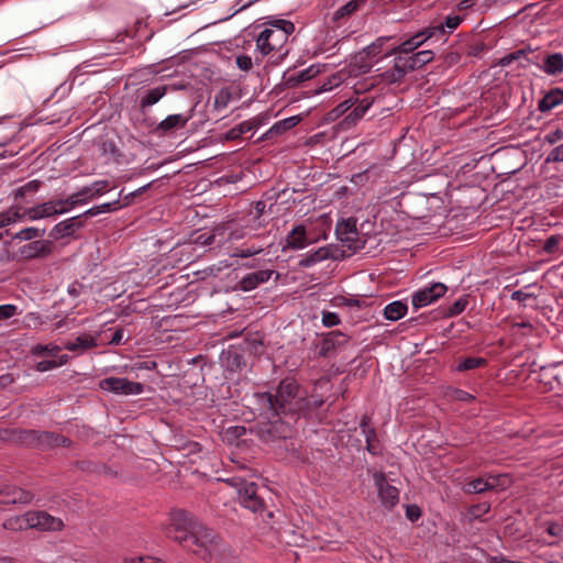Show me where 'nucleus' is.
I'll list each match as a JSON object with an SVG mask.
<instances>
[{"instance_id":"58836bf2","label":"nucleus","mask_w":563,"mask_h":563,"mask_svg":"<svg viewBox=\"0 0 563 563\" xmlns=\"http://www.w3.org/2000/svg\"><path fill=\"white\" fill-rule=\"evenodd\" d=\"M266 29H273L274 31H280L288 35L295 32V24L289 20L284 19H271L265 22Z\"/></svg>"},{"instance_id":"2f4dec72","label":"nucleus","mask_w":563,"mask_h":563,"mask_svg":"<svg viewBox=\"0 0 563 563\" xmlns=\"http://www.w3.org/2000/svg\"><path fill=\"white\" fill-rule=\"evenodd\" d=\"M319 67L312 65L303 70H299L297 73L289 75L287 77V84L295 86L303 81L310 80L313 77H316L319 74Z\"/></svg>"},{"instance_id":"bb28decb","label":"nucleus","mask_w":563,"mask_h":563,"mask_svg":"<svg viewBox=\"0 0 563 563\" xmlns=\"http://www.w3.org/2000/svg\"><path fill=\"white\" fill-rule=\"evenodd\" d=\"M330 256V249L322 246L311 253L303 255V257L299 261V266L311 267L322 261L328 260Z\"/></svg>"},{"instance_id":"0e129e2a","label":"nucleus","mask_w":563,"mask_h":563,"mask_svg":"<svg viewBox=\"0 0 563 563\" xmlns=\"http://www.w3.org/2000/svg\"><path fill=\"white\" fill-rule=\"evenodd\" d=\"M21 214H22V218L26 217L31 221L44 219L42 210L40 208V205L35 206V207H32V208L25 209L24 212L21 213Z\"/></svg>"},{"instance_id":"e433bc0d","label":"nucleus","mask_w":563,"mask_h":563,"mask_svg":"<svg viewBox=\"0 0 563 563\" xmlns=\"http://www.w3.org/2000/svg\"><path fill=\"white\" fill-rule=\"evenodd\" d=\"M418 48L417 42H415L411 37L401 42L400 44L393 46L390 49H387L384 54V57L390 56V54H401V55H411L416 53L415 51Z\"/></svg>"},{"instance_id":"79ce46f5","label":"nucleus","mask_w":563,"mask_h":563,"mask_svg":"<svg viewBox=\"0 0 563 563\" xmlns=\"http://www.w3.org/2000/svg\"><path fill=\"white\" fill-rule=\"evenodd\" d=\"M391 40L390 36H380L376 38L372 44L364 47L366 53L368 54V57L374 60L375 57L380 55L384 52V46L387 42Z\"/></svg>"},{"instance_id":"6e6d98bb","label":"nucleus","mask_w":563,"mask_h":563,"mask_svg":"<svg viewBox=\"0 0 563 563\" xmlns=\"http://www.w3.org/2000/svg\"><path fill=\"white\" fill-rule=\"evenodd\" d=\"M490 509V506L487 503H482L478 505H474L470 508V517L472 519H481L484 515H486Z\"/></svg>"},{"instance_id":"774afa93","label":"nucleus","mask_w":563,"mask_h":563,"mask_svg":"<svg viewBox=\"0 0 563 563\" xmlns=\"http://www.w3.org/2000/svg\"><path fill=\"white\" fill-rule=\"evenodd\" d=\"M236 66L243 71H249L253 67L252 58L247 55L236 56Z\"/></svg>"},{"instance_id":"5701e85b","label":"nucleus","mask_w":563,"mask_h":563,"mask_svg":"<svg viewBox=\"0 0 563 563\" xmlns=\"http://www.w3.org/2000/svg\"><path fill=\"white\" fill-rule=\"evenodd\" d=\"M109 189V181L106 179L96 180L92 184L82 187L79 192L85 198V203L91 199L103 195Z\"/></svg>"},{"instance_id":"338daca9","label":"nucleus","mask_w":563,"mask_h":563,"mask_svg":"<svg viewBox=\"0 0 563 563\" xmlns=\"http://www.w3.org/2000/svg\"><path fill=\"white\" fill-rule=\"evenodd\" d=\"M461 55L457 52H450L442 56V65L445 67H451L460 63Z\"/></svg>"},{"instance_id":"e2e57ef3","label":"nucleus","mask_w":563,"mask_h":563,"mask_svg":"<svg viewBox=\"0 0 563 563\" xmlns=\"http://www.w3.org/2000/svg\"><path fill=\"white\" fill-rule=\"evenodd\" d=\"M40 208L42 210V213H43L44 218H49V217H53V216H57L60 212L59 210H56L55 205H54V200L41 203Z\"/></svg>"},{"instance_id":"2eb2a0df","label":"nucleus","mask_w":563,"mask_h":563,"mask_svg":"<svg viewBox=\"0 0 563 563\" xmlns=\"http://www.w3.org/2000/svg\"><path fill=\"white\" fill-rule=\"evenodd\" d=\"M372 66L373 59L368 57V54L363 48L350 57L347 64L349 75L357 77L360 75L366 74L371 70Z\"/></svg>"},{"instance_id":"a19ab883","label":"nucleus","mask_w":563,"mask_h":563,"mask_svg":"<svg viewBox=\"0 0 563 563\" xmlns=\"http://www.w3.org/2000/svg\"><path fill=\"white\" fill-rule=\"evenodd\" d=\"M22 219V214L19 208H9L8 210L0 213V228H5L13 223H16Z\"/></svg>"},{"instance_id":"c03bdc74","label":"nucleus","mask_w":563,"mask_h":563,"mask_svg":"<svg viewBox=\"0 0 563 563\" xmlns=\"http://www.w3.org/2000/svg\"><path fill=\"white\" fill-rule=\"evenodd\" d=\"M360 2L357 0H351L347 3L340 7L333 14V20L339 21L343 18L352 15L357 11Z\"/></svg>"},{"instance_id":"09e8293b","label":"nucleus","mask_w":563,"mask_h":563,"mask_svg":"<svg viewBox=\"0 0 563 563\" xmlns=\"http://www.w3.org/2000/svg\"><path fill=\"white\" fill-rule=\"evenodd\" d=\"M333 305L336 307H356L361 308L363 301L355 296H336L333 298Z\"/></svg>"},{"instance_id":"13d9d810","label":"nucleus","mask_w":563,"mask_h":563,"mask_svg":"<svg viewBox=\"0 0 563 563\" xmlns=\"http://www.w3.org/2000/svg\"><path fill=\"white\" fill-rule=\"evenodd\" d=\"M71 90V85H67L66 82L60 84L55 88L54 92L51 95L49 99L56 98L55 102H59L63 98L69 95Z\"/></svg>"},{"instance_id":"7c9ffc66","label":"nucleus","mask_w":563,"mask_h":563,"mask_svg":"<svg viewBox=\"0 0 563 563\" xmlns=\"http://www.w3.org/2000/svg\"><path fill=\"white\" fill-rule=\"evenodd\" d=\"M540 98L537 102V106H560L563 103V90L559 88L551 89L549 92L543 93L541 90Z\"/></svg>"},{"instance_id":"b1692460","label":"nucleus","mask_w":563,"mask_h":563,"mask_svg":"<svg viewBox=\"0 0 563 563\" xmlns=\"http://www.w3.org/2000/svg\"><path fill=\"white\" fill-rule=\"evenodd\" d=\"M301 121V115H291L276 122L266 133V139H272L275 135H282L291 128L296 126Z\"/></svg>"},{"instance_id":"20e7f679","label":"nucleus","mask_w":563,"mask_h":563,"mask_svg":"<svg viewBox=\"0 0 563 563\" xmlns=\"http://www.w3.org/2000/svg\"><path fill=\"white\" fill-rule=\"evenodd\" d=\"M335 234L351 251H357L363 246L354 218L340 220L335 225Z\"/></svg>"},{"instance_id":"393cba45","label":"nucleus","mask_w":563,"mask_h":563,"mask_svg":"<svg viewBox=\"0 0 563 563\" xmlns=\"http://www.w3.org/2000/svg\"><path fill=\"white\" fill-rule=\"evenodd\" d=\"M96 345V340L91 335L85 334L65 343L64 349L80 354Z\"/></svg>"},{"instance_id":"39448f33","label":"nucleus","mask_w":563,"mask_h":563,"mask_svg":"<svg viewBox=\"0 0 563 563\" xmlns=\"http://www.w3.org/2000/svg\"><path fill=\"white\" fill-rule=\"evenodd\" d=\"M99 387L102 390L110 391L117 395H140L143 393V385L141 383L131 382L123 377H107L99 382Z\"/></svg>"},{"instance_id":"a878e982","label":"nucleus","mask_w":563,"mask_h":563,"mask_svg":"<svg viewBox=\"0 0 563 563\" xmlns=\"http://www.w3.org/2000/svg\"><path fill=\"white\" fill-rule=\"evenodd\" d=\"M240 88L238 86H227L221 88L214 97V106H228L240 98Z\"/></svg>"},{"instance_id":"3c124183","label":"nucleus","mask_w":563,"mask_h":563,"mask_svg":"<svg viewBox=\"0 0 563 563\" xmlns=\"http://www.w3.org/2000/svg\"><path fill=\"white\" fill-rule=\"evenodd\" d=\"M60 350L59 346L57 345H54V344H47V345H42V344H37L35 346L32 347V353L34 355H56V353H58Z\"/></svg>"},{"instance_id":"49530a36","label":"nucleus","mask_w":563,"mask_h":563,"mask_svg":"<svg viewBox=\"0 0 563 563\" xmlns=\"http://www.w3.org/2000/svg\"><path fill=\"white\" fill-rule=\"evenodd\" d=\"M257 126L255 121H244L240 123L239 125L231 129L228 133V137L230 139H236L242 136L243 134L251 132Z\"/></svg>"},{"instance_id":"4c0bfd02","label":"nucleus","mask_w":563,"mask_h":563,"mask_svg":"<svg viewBox=\"0 0 563 563\" xmlns=\"http://www.w3.org/2000/svg\"><path fill=\"white\" fill-rule=\"evenodd\" d=\"M120 208H121L120 201L119 200H114L112 202H106V203H102L100 206H95V207L86 210L82 213V216H86L87 218L95 217V216H98L100 213H107V212L117 211Z\"/></svg>"},{"instance_id":"69168bd1","label":"nucleus","mask_w":563,"mask_h":563,"mask_svg":"<svg viewBox=\"0 0 563 563\" xmlns=\"http://www.w3.org/2000/svg\"><path fill=\"white\" fill-rule=\"evenodd\" d=\"M547 532L552 537L563 539V522H548Z\"/></svg>"},{"instance_id":"72a5a7b5","label":"nucleus","mask_w":563,"mask_h":563,"mask_svg":"<svg viewBox=\"0 0 563 563\" xmlns=\"http://www.w3.org/2000/svg\"><path fill=\"white\" fill-rule=\"evenodd\" d=\"M189 117L183 114H172L164 119L157 126V130L169 132L174 129L181 128L188 121Z\"/></svg>"},{"instance_id":"aec40b11","label":"nucleus","mask_w":563,"mask_h":563,"mask_svg":"<svg viewBox=\"0 0 563 563\" xmlns=\"http://www.w3.org/2000/svg\"><path fill=\"white\" fill-rule=\"evenodd\" d=\"M168 88L169 86L163 85L151 89H137L136 99L140 101L139 106H154L166 93Z\"/></svg>"},{"instance_id":"c756f323","label":"nucleus","mask_w":563,"mask_h":563,"mask_svg":"<svg viewBox=\"0 0 563 563\" xmlns=\"http://www.w3.org/2000/svg\"><path fill=\"white\" fill-rule=\"evenodd\" d=\"M434 58V53L431 49H423L409 55V64L411 70H418L422 68L424 65L432 62Z\"/></svg>"},{"instance_id":"4d7b16f0","label":"nucleus","mask_w":563,"mask_h":563,"mask_svg":"<svg viewBox=\"0 0 563 563\" xmlns=\"http://www.w3.org/2000/svg\"><path fill=\"white\" fill-rule=\"evenodd\" d=\"M562 240L563 238L561 235L549 236L543 244V251L549 254L554 253Z\"/></svg>"},{"instance_id":"8fccbe9b","label":"nucleus","mask_w":563,"mask_h":563,"mask_svg":"<svg viewBox=\"0 0 563 563\" xmlns=\"http://www.w3.org/2000/svg\"><path fill=\"white\" fill-rule=\"evenodd\" d=\"M37 441L41 444H46V445H59V444L65 445L66 444V439L64 437L55 435L54 433H51V432H41L37 435Z\"/></svg>"},{"instance_id":"ea45409f","label":"nucleus","mask_w":563,"mask_h":563,"mask_svg":"<svg viewBox=\"0 0 563 563\" xmlns=\"http://www.w3.org/2000/svg\"><path fill=\"white\" fill-rule=\"evenodd\" d=\"M99 150L107 161H117L120 156L119 148L112 140H102Z\"/></svg>"},{"instance_id":"37998d69","label":"nucleus","mask_w":563,"mask_h":563,"mask_svg":"<svg viewBox=\"0 0 563 563\" xmlns=\"http://www.w3.org/2000/svg\"><path fill=\"white\" fill-rule=\"evenodd\" d=\"M45 234V229H38L35 227H30L20 230L13 235L14 240L20 241H32L37 238H42Z\"/></svg>"},{"instance_id":"f3484780","label":"nucleus","mask_w":563,"mask_h":563,"mask_svg":"<svg viewBox=\"0 0 563 563\" xmlns=\"http://www.w3.org/2000/svg\"><path fill=\"white\" fill-rule=\"evenodd\" d=\"M345 341V335L341 332H330L316 344V352L321 357L331 355L336 346Z\"/></svg>"},{"instance_id":"c85d7f7f","label":"nucleus","mask_w":563,"mask_h":563,"mask_svg":"<svg viewBox=\"0 0 563 563\" xmlns=\"http://www.w3.org/2000/svg\"><path fill=\"white\" fill-rule=\"evenodd\" d=\"M408 307L400 300L393 301L384 308V317L390 321H397L407 313Z\"/></svg>"},{"instance_id":"c9c22d12","label":"nucleus","mask_w":563,"mask_h":563,"mask_svg":"<svg viewBox=\"0 0 563 563\" xmlns=\"http://www.w3.org/2000/svg\"><path fill=\"white\" fill-rule=\"evenodd\" d=\"M418 48L417 42H415L411 37L401 42L400 44L393 46L390 49H387L384 54V57L390 56V54H401V55H411L416 53L415 51Z\"/></svg>"},{"instance_id":"9b49d317","label":"nucleus","mask_w":563,"mask_h":563,"mask_svg":"<svg viewBox=\"0 0 563 563\" xmlns=\"http://www.w3.org/2000/svg\"><path fill=\"white\" fill-rule=\"evenodd\" d=\"M85 218L87 217L81 213L60 221L54 225L49 235L55 240L73 236L76 231L85 227Z\"/></svg>"},{"instance_id":"a211bd4d","label":"nucleus","mask_w":563,"mask_h":563,"mask_svg":"<svg viewBox=\"0 0 563 563\" xmlns=\"http://www.w3.org/2000/svg\"><path fill=\"white\" fill-rule=\"evenodd\" d=\"M273 274L274 271L272 269H262L250 273L240 280L239 288L243 291H251L260 285L267 283Z\"/></svg>"},{"instance_id":"1a4fd4ad","label":"nucleus","mask_w":563,"mask_h":563,"mask_svg":"<svg viewBox=\"0 0 563 563\" xmlns=\"http://www.w3.org/2000/svg\"><path fill=\"white\" fill-rule=\"evenodd\" d=\"M373 478L380 503L387 508L394 507L399 500L398 489L389 485L385 474L380 472H375Z\"/></svg>"},{"instance_id":"cd10ccee","label":"nucleus","mask_w":563,"mask_h":563,"mask_svg":"<svg viewBox=\"0 0 563 563\" xmlns=\"http://www.w3.org/2000/svg\"><path fill=\"white\" fill-rule=\"evenodd\" d=\"M361 428H362V432L365 437V440H366V449L367 451L373 454V455H376L378 454L379 452V446L377 444V438H376V432L373 428H369L368 426V420L366 417L363 418L362 422H361Z\"/></svg>"},{"instance_id":"f03ea898","label":"nucleus","mask_w":563,"mask_h":563,"mask_svg":"<svg viewBox=\"0 0 563 563\" xmlns=\"http://www.w3.org/2000/svg\"><path fill=\"white\" fill-rule=\"evenodd\" d=\"M258 404L273 417L298 413L308 408V394L294 378L283 379L275 394H257Z\"/></svg>"},{"instance_id":"603ef678","label":"nucleus","mask_w":563,"mask_h":563,"mask_svg":"<svg viewBox=\"0 0 563 563\" xmlns=\"http://www.w3.org/2000/svg\"><path fill=\"white\" fill-rule=\"evenodd\" d=\"M367 109L368 108H353V111L345 117L342 124L345 128H350L351 125L355 124V122L365 114Z\"/></svg>"},{"instance_id":"6ab92c4d","label":"nucleus","mask_w":563,"mask_h":563,"mask_svg":"<svg viewBox=\"0 0 563 563\" xmlns=\"http://www.w3.org/2000/svg\"><path fill=\"white\" fill-rule=\"evenodd\" d=\"M500 476L478 477L465 484L463 490L466 494H482L495 489L499 485Z\"/></svg>"},{"instance_id":"f8f14e48","label":"nucleus","mask_w":563,"mask_h":563,"mask_svg":"<svg viewBox=\"0 0 563 563\" xmlns=\"http://www.w3.org/2000/svg\"><path fill=\"white\" fill-rule=\"evenodd\" d=\"M53 251V242L49 240H36L22 245L18 253L23 260L43 258Z\"/></svg>"},{"instance_id":"423d86ee","label":"nucleus","mask_w":563,"mask_h":563,"mask_svg":"<svg viewBox=\"0 0 563 563\" xmlns=\"http://www.w3.org/2000/svg\"><path fill=\"white\" fill-rule=\"evenodd\" d=\"M394 65L389 69L385 70L380 77L382 81L386 84H396L404 80L407 74L412 73L409 64V55L393 54Z\"/></svg>"},{"instance_id":"4be33fe9","label":"nucleus","mask_w":563,"mask_h":563,"mask_svg":"<svg viewBox=\"0 0 563 563\" xmlns=\"http://www.w3.org/2000/svg\"><path fill=\"white\" fill-rule=\"evenodd\" d=\"M541 69L551 76H558L563 73V54L550 53L543 57Z\"/></svg>"},{"instance_id":"ddd939ff","label":"nucleus","mask_w":563,"mask_h":563,"mask_svg":"<svg viewBox=\"0 0 563 563\" xmlns=\"http://www.w3.org/2000/svg\"><path fill=\"white\" fill-rule=\"evenodd\" d=\"M33 499V494L20 487L1 484L0 485V504H29Z\"/></svg>"},{"instance_id":"412c9836","label":"nucleus","mask_w":563,"mask_h":563,"mask_svg":"<svg viewBox=\"0 0 563 563\" xmlns=\"http://www.w3.org/2000/svg\"><path fill=\"white\" fill-rule=\"evenodd\" d=\"M532 53L530 48H521L517 49L515 52H511L507 54L506 56L501 57L498 62V65L505 67L509 66L514 62H519V65L523 68L528 67L530 64H534L536 62L529 57V55Z\"/></svg>"},{"instance_id":"de8ad7c7","label":"nucleus","mask_w":563,"mask_h":563,"mask_svg":"<svg viewBox=\"0 0 563 563\" xmlns=\"http://www.w3.org/2000/svg\"><path fill=\"white\" fill-rule=\"evenodd\" d=\"M533 86L527 85V86H520L517 87L516 90L512 92L514 96L520 95L521 103L520 106H527L533 103Z\"/></svg>"},{"instance_id":"6e6552de","label":"nucleus","mask_w":563,"mask_h":563,"mask_svg":"<svg viewBox=\"0 0 563 563\" xmlns=\"http://www.w3.org/2000/svg\"><path fill=\"white\" fill-rule=\"evenodd\" d=\"M239 499L243 507L253 512L264 509V501L257 495V487L254 483L241 482L238 488Z\"/></svg>"},{"instance_id":"7ed1b4c3","label":"nucleus","mask_w":563,"mask_h":563,"mask_svg":"<svg viewBox=\"0 0 563 563\" xmlns=\"http://www.w3.org/2000/svg\"><path fill=\"white\" fill-rule=\"evenodd\" d=\"M288 37L289 35L284 32L264 29L256 37V49L263 57L273 52L279 53L284 49Z\"/></svg>"},{"instance_id":"864d4df0","label":"nucleus","mask_w":563,"mask_h":563,"mask_svg":"<svg viewBox=\"0 0 563 563\" xmlns=\"http://www.w3.org/2000/svg\"><path fill=\"white\" fill-rule=\"evenodd\" d=\"M467 303L468 300L466 297L459 298L448 308V316L454 317L462 313L466 309Z\"/></svg>"},{"instance_id":"9d476101","label":"nucleus","mask_w":563,"mask_h":563,"mask_svg":"<svg viewBox=\"0 0 563 563\" xmlns=\"http://www.w3.org/2000/svg\"><path fill=\"white\" fill-rule=\"evenodd\" d=\"M446 286L442 283H434L421 288L412 295V305L416 309L426 307L444 296Z\"/></svg>"},{"instance_id":"bf43d9fd","label":"nucleus","mask_w":563,"mask_h":563,"mask_svg":"<svg viewBox=\"0 0 563 563\" xmlns=\"http://www.w3.org/2000/svg\"><path fill=\"white\" fill-rule=\"evenodd\" d=\"M40 186H41V181L31 180L27 184H25L24 186H21L20 188L16 189L15 197L22 198L23 196L26 195V192L36 191L40 188Z\"/></svg>"},{"instance_id":"052dcab7","label":"nucleus","mask_w":563,"mask_h":563,"mask_svg":"<svg viewBox=\"0 0 563 563\" xmlns=\"http://www.w3.org/2000/svg\"><path fill=\"white\" fill-rule=\"evenodd\" d=\"M262 251H263V249H262L261 246H258V247H255V246H249V247H245V249H238V250L232 254V256H234V257H242V258H246V257H251V256L257 255V254H260Z\"/></svg>"},{"instance_id":"0eeeda50","label":"nucleus","mask_w":563,"mask_h":563,"mask_svg":"<svg viewBox=\"0 0 563 563\" xmlns=\"http://www.w3.org/2000/svg\"><path fill=\"white\" fill-rule=\"evenodd\" d=\"M29 519L30 529L59 531L64 528V522L60 518L54 517L46 511H29Z\"/></svg>"},{"instance_id":"473e14b6","label":"nucleus","mask_w":563,"mask_h":563,"mask_svg":"<svg viewBox=\"0 0 563 563\" xmlns=\"http://www.w3.org/2000/svg\"><path fill=\"white\" fill-rule=\"evenodd\" d=\"M30 519H29V511L25 512L22 516H14L10 517L7 520H4L2 527L5 530L10 531H22L30 529Z\"/></svg>"},{"instance_id":"f704fd0d","label":"nucleus","mask_w":563,"mask_h":563,"mask_svg":"<svg viewBox=\"0 0 563 563\" xmlns=\"http://www.w3.org/2000/svg\"><path fill=\"white\" fill-rule=\"evenodd\" d=\"M463 18L459 14L448 15L443 21L431 23L430 25H441L444 31V43L448 41L449 35L459 27Z\"/></svg>"},{"instance_id":"5fc2aeb1","label":"nucleus","mask_w":563,"mask_h":563,"mask_svg":"<svg viewBox=\"0 0 563 563\" xmlns=\"http://www.w3.org/2000/svg\"><path fill=\"white\" fill-rule=\"evenodd\" d=\"M19 313V308L15 305H0V321L8 320Z\"/></svg>"},{"instance_id":"dca6fc26","label":"nucleus","mask_w":563,"mask_h":563,"mask_svg":"<svg viewBox=\"0 0 563 563\" xmlns=\"http://www.w3.org/2000/svg\"><path fill=\"white\" fill-rule=\"evenodd\" d=\"M410 37L417 42L419 48L429 41L432 43H444V31L441 25H428Z\"/></svg>"},{"instance_id":"f257e3e1","label":"nucleus","mask_w":563,"mask_h":563,"mask_svg":"<svg viewBox=\"0 0 563 563\" xmlns=\"http://www.w3.org/2000/svg\"><path fill=\"white\" fill-rule=\"evenodd\" d=\"M163 531L168 539L203 561L220 558L222 544L219 538L187 510H172Z\"/></svg>"},{"instance_id":"680f3d73","label":"nucleus","mask_w":563,"mask_h":563,"mask_svg":"<svg viewBox=\"0 0 563 563\" xmlns=\"http://www.w3.org/2000/svg\"><path fill=\"white\" fill-rule=\"evenodd\" d=\"M341 322L339 316L335 312L324 311L322 313V324L327 328L338 325Z\"/></svg>"},{"instance_id":"4468645a","label":"nucleus","mask_w":563,"mask_h":563,"mask_svg":"<svg viewBox=\"0 0 563 563\" xmlns=\"http://www.w3.org/2000/svg\"><path fill=\"white\" fill-rule=\"evenodd\" d=\"M313 241L307 236L306 227L302 224L295 225L285 239L284 250H302L310 245Z\"/></svg>"},{"instance_id":"a18cd8bd","label":"nucleus","mask_w":563,"mask_h":563,"mask_svg":"<svg viewBox=\"0 0 563 563\" xmlns=\"http://www.w3.org/2000/svg\"><path fill=\"white\" fill-rule=\"evenodd\" d=\"M486 363L487 361L483 357H466L459 363L456 369L460 372H466L482 367L486 365Z\"/></svg>"}]
</instances>
